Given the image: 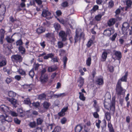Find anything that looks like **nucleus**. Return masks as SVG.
I'll return each mask as SVG.
<instances>
[{
  "instance_id": "6",
  "label": "nucleus",
  "mask_w": 132,
  "mask_h": 132,
  "mask_svg": "<svg viewBox=\"0 0 132 132\" xmlns=\"http://www.w3.org/2000/svg\"><path fill=\"white\" fill-rule=\"evenodd\" d=\"M11 58L13 61L18 63H20L22 60V59L21 55L18 54L13 55L12 56Z\"/></svg>"
},
{
  "instance_id": "55",
  "label": "nucleus",
  "mask_w": 132,
  "mask_h": 132,
  "mask_svg": "<svg viewBox=\"0 0 132 132\" xmlns=\"http://www.w3.org/2000/svg\"><path fill=\"white\" fill-rule=\"evenodd\" d=\"M101 123V121L99 119H98V122H96V126L98 129H99L100 128V124Z\"/></svg>"
},
{
  "instance_id": "5",
  "label": "nucleus",
  "mask_w": 132,
  "mask_h": 132,
  "mask_svg": "<svg viewBox=\"0 0 132 132\" xmlns=\"http://www.w3.org/2000/svg\"><path fill=\"white\" fill-rule=\"evenodd\" d=\"M115 31L114 28H108L104 30L103 34L105 36L109 37L112 34H114Z\"/></svg>"
},
{
  "instance_id": "25",
  "label": "nucleus",
  "mask_w": 132,
  "mask_h": 132,
  "mask_svg": "<svg viewBox=\"0 0 132 132\" xmlns=\"http://www.w3.org/2000/svg\"><path fill=\"white\" fill-rule=\"evenodd\" d=\"M8 94L9 97L12 98L16 96V94L12 91H10L9 92Z\"/></svg>"
},
{
  "instance_id": "54",
  "label": "nucleus",
  "mask_w": 132,
  "mask_h": 132,
  "mask_svg": "<svg viewBox=\"0 0 132 132\" xmlns=\"http://www.w3.org/2000/svg\"><path fill=\"white\" fill-rule=\"evenodd\" d=\"M67 121L66 118L65 117H63L61 119V122L62 124H63L65 123Z\"/></svg>"
},
{
  "instance_id": "50",
  "label": "nucleus",
  "mask_w": 132,
  "mask_h": 132,
  "mask_svg": "<svg viewBox=\"0 0 132 132\" xmlns=\"http://www.w3.org/2000/svg\"><path fill=\"white\" fill-rule=\"evenodd\" d=\"M35 75L34 71L32 70H31L29 72V75L31 78H33Z\"/></svg>"
},
{
  "instance_id": "56",
  "label": "nucleus",
  "mask_w": 132,
  "mask_h": 132,
  "mask_svg": "<svg viewBox=\"0 0 132 132\" xmlns=\"http://www.w3.org/2000/svg\"><path fill=\"white\" fill-rule=\"evenodd\" d=\"M66 107H65L63 108L61 110L62 111L65 113L66 111L68 110V104H67V105H66Z\"/></svg>"
},
{
  "instance_id": "58",
  "label": "nucleus",
  "mask_w": 132,
  "mask_h": 132,
  "mask_svg": "<svg viewBox=\"0 0 132 132\" xmlns=\"http://www.w3.org/2000/svg\"><path fill=\"white\" fill-rule=\"evenodd\" d=\"M58 116L60 117H62L65 114V113L61 111L58 113Z\"/></svg>"
},
{
  "instance_id": "41",
  "label": "nucleus",
  "mask_w": 132,
  "mask_h": 132,
  "mask_svg": "<svg viewBox=\"0 0 132 132\" xmlns=\"http://www.w3.org/2000/svg\"><path fill=\"white\" fill-rule=\"evenodd\" d=\"M12 121V120L11 118L7 116H6L5 122V123H6V122H11Z\"/></svg>"
},
{
  "instance_id": "15",
  "label": "nucleus",
  "mask_w": 132,
  "mask_h": 132,
  "mask_svg": "<svg viewBox=\"0 0 132 132\" xmlns=\"http://www.w3.org/2000/svg\"><path fill=\"white\" fill-rule=\"evenodd\" d=\"M96 84L99 85H103L104 84V80L103 78H98L96 80Z\"/></svg>"
},
{
  "instance_id": "18",
  "label": "nucleus",
  "mask_w": 132,
  "mask_h": 132,
  "mask_svg": "<svg viewBox=\"0 0 132 132\" xmlns=\"http://www.w3.org/2000/svg\"><path fill=\"white\" fill-rule=\"evenodd\" d=\"M79 84L78 85V86L80 88H81L83 86L84 83V79L82 77H80L79 78Z\"/></svg>"
},
{
  "instance_id": "11",
  "label": "nucleus",
  "mask_w": 132,
  "mask_h": 132,
  "mask_svg": "<svg viewBox=\"0 0 132 132\" xmlns=\"http://www.w3.org/2000/svg\"><path fill=\"white\" fill-rule=\"evenodd\" d=\"M0 109L3 113L5 114L10 110L9 107L4 105H2L0 106Z\"/></svg>"
},
{
  "instance_id": "26",
  "label": "nucleus",
  "mask_w": 132,
  "mask_h": 132,
  "mask_svg": "<svg viewBox=\"0 0 132 132\" xmlns=\"http://www.w3.org/2000/svg\"><path fill=\"white\" fill-rule=\"evenodd\" d=\"M8 101L14 105L16 104L17 103V100L15 98H9L8 99Z\"/></svg>"
},
{
  "instance_id": "61",
  "label": "nucleus",
  "mask_w": 132,
  "mask_h": 132,
  "mask_svg": "<svg viewBox=\"0 0 132 132\" xmlns=\"http://www.w3.org/2000/svg\"><path fill=\"white\" fill-rule=\"evenodd\" d=\"M45 43V42L44 41L42 42H41L40 44V46L42 47L43 48H44L46 46V44Z\"/></svg>"
},
{
  "instance_id": "31",
  "label": "nucleus",
  "mask_w": 132,
  "mask_h": 132,
  "mask_svg": "<svg viewBox=\"0 0 132 132\" xmlns=\"http://www.w3.org/2000/svg\"><path fill=\"white\" fill-rule=\"evenodd\" d=\"M93 44V41L91 39H90L88 41L86 44L87 47L89 48L92 46V44Z\"/></svg>"
},
{
  "instance_id": "24",
  "label": "nucleus",
  "mask_w": 132,
  "mask_h": 132,
  "mask_svg": "<svg viewBox=\"0 0 132 132\" xmlns=\"http://www.w3.org/2000/svg\"><path fill=\"white\" fill-rule=\"evenodd\" d=\"M43 105L44 108L47 110L48 108L50 106L51 104L49 102L45 101L43 103Z\"/></svg>"
},
{
  "instance_id": "57",
  "label": "nucleus",
  "mask_w": 132,
  "mask_h": 132,
  "mask_svg": "<svg viewBox=\"0 0 132 132\" xmlns=\"http://www.w3.org/2000/svg\"><path fill=\"white\" fill-rule=\"evenodd\" d=\"M94 117L95 118H98L99 115L97 112H94L93 113Z\"/></svg>"
},
{
  "instance_id": "21",
  "label": "nucleus",
  "mask_w": 132,
  "mask_h": 132,
  "mask_svg": "<svg viewBox=\"0 0 132 132\" xmlns=\"http://www.w3.org/2000/svg\"><path fill=\"white\" fill-rule=\"evenodd\" d=\"M68 59L66 56H64L62 59V61L63 62V67L64 69H65L66 67V64Z\"/></svg>"
},
{
  "instance_id": "63",
  "label": "nucleus",
  "mask_w": 132,
  "mask_h": 132,
  "mask_svg": "<svg viewBox=\"0 0 132 132\" xmlns=\"http://www.w3.org/2000/svg\"><path fill=\"white\" fill-rule=\"evenodd\" d=\"M56 15L58 16H59L61 15L62 13L61 11L60 10H58L56 12Z\"/></svg>"
},
{
  "instance_id": "44",
  "label": "nucleus",
  "mask_w": 132,
  "mask_h": 132,
  "mask_svg": "<svg viewBox=\"0 0 132 132\" xmlns=\"http://www.w3.org/2000/svg\"><path fill=\"white\" fill-rule=\"evenodd\" d=\"M43 121V119H41L40 118H39L37 119L36 120V121L37 125H41Z\"/></svg>"
},
{
  "instance_id": "51",
  "label": "nucleus",
  "mask_w": 132,
  "mask_h": 132,
  "mask_svg": "<svg viewBox=\"0 0 132 132\" xmlns=\"http://www.w3.org/2000/svg\"><path fill=\"white\" fill-rule=\"evenodd\" d=\"M59 35L61 37L65 36V34L64 31H61L59 33Z\"/></svg>"
},
{
  "instance_id": "19",
  "label": "nucleus",
  "mask_w": 132,
  "mask_h": 132,
  "mask_svg": "<svg viewBox=\"0 0 132 132\" xmlns=\"http://www.w3.org/2000/svg\"><path fill=\"white\" fill-rule=\"evenodd\" d=\"M33 85L32 84L29 85L25 84L24 86V89H28L29 92L31 91L32 90Z\"/></svg>"
},
{
  "instance_id": "12",
  "label": "nucleus",
  "mask_w": 132,
  "mask_h": 132,
  "mask_svg": "<svg viewBox=\"0 0 132 132\" xmlns=\"http://www.w3.org/2000/svg\"><path fill=\"white\" fill-rule=\"evenodd\" d=\"M116 19L112 18L109 19L107 22V24L109 27H111L117 21Z\"/></svg>"
},
{
  "instance_id": "17",
  "label": "nucleus",
  "mask_w": 132,
  "mask_h": 132,
  "mask_svg": "<svg viewBox=\"0 0 132 132\" xmlns=\"http://www.w3.org/2000/svg\"><path fill=\"white\" fill-rule=\"evenodd\" d=\"M83 128V127L80 125H77L75 128V132H80Z\"/></svg>"
},
{
  "instance_id": "16",
  "label": "nucleus",
  "mask_w": 132,
  "mask_h": 132,
  "mask_svg": "<svg viewBox=\"0 0 132 132\" xmlns=\"http://www.w3.org/2000/svg\"><path fill=\"white\" fill-rule=\"evenodd\" d=\"M45 31V29L42 26L38 28L36 30V32L38 34H39L44 32Z\"/></svg>"
},
{
  "instance_id": "38",
  "label": "nucleus",
  "mask_w": 132,
  "mask_h": 132,
  "mask_svg": "<svg viewBox=\"0 0 132 132\" xmlns=\"http://www.w3.org/2000/svg\"><path fill=\"white\" fill-rule=\"evenodd\" d=\"M118 34L117 33H115L110 38V39L112 41H114L117 36Z\"/></svg>"
},
{
  "instance_id": "2",
  "label": "nucleus",
  "mask_w": 132,
  "mask_h": 132,
  "mask_svg": "<svg viewBox=\"0 0 132 132\" xmlns=\"http://www.w3.org/2000/svg\"><path fill=\"white\" fill-rule=\"evenodd\" d=\"M79 32L76 30L75 32V35L74 36V43L79 42L80 43L81 39L84 38L85 35L83 32H81L79 35Z\"/></svg>"
},
{
  "instance_id": "46",
  "label": "nucleus",
  "mask_w": 132,
  "mask_h": 132,
  "mask_svg": "<svg viewBox=\"0 0 132 132\" xmlns=\"http://www.w3.org/2000/svg\"><path fill=\"white\" fill-rule=\"evenodd\" d=\"M63 44L61 41H59L57 43V46L59 48H61L63 47Z\"/></svg>"
},
{
  "instance_id": "45",
  "label": "nucleus",
  "mask_w": 132,
  "mask_h": 132,
  "mask_svg": "<svg viewBox=\"0 0 132 132\" xmlns=\"http://www.w3.org/2000/svg\"><path fill=\"white\" fill-rule=\"evenodd\" d=\"M6 61L5 60H2L0 62V67H1L6 65Z\"/></svg>"
},
{
  "instance_id": "14",
  "label": "nucleus",
  "mask_w": 132,
  "mask_h": 132,
  "mask_svg": "<svg viewBox=\"0 0 132 132\" xmlns=\"http://www.w3.org/2000/svg\"><path fill=\"white\" fill-rule=\"evenodd\" d=\"M104 51L102 53L101 59V61L103 62L106 61L108 55V53L106 50L104 49Z\"/></svg>"
},
{
  "instance_id": "9",
  "label": "nucleus",
  "mask_w": 132,
  "mask_h": 132,
  "mask_svg": "<svg viewBox=\"0 0 132 132\" xmlns=\"http://www.w3.org/2000/svg\"><path fill=\"white\" fill-rule=\"evenodd\" d=\"M45 37L48 41L51 42H52L54 38L53 34L51 32H48L46 34Z\"/></svg>"
},
{
  "instance_id": "10",
  "label": "nucleus",
  "mask_w": 132,
  "mask_h": 132,
  "mask_svg": "<svg viewBox=\"0 0 132 132\" xmlns=\"http://www.w3.org/2000/svg\"><path fill=\"white\" fill-rule=\"evenodd\" d=\"M113 52L114 53L113 54L117 58V59L118 60H120L122 57L121 52L120 51H117L115 50H113Z\"/></svg>"
},
{
  "instance_id": "29",
  "label": "nucleus",
  "mask_w": 132,
  "mask_h": 132,
  "mask_svg": "<svg viewBox=\"0 0 132 132\" xmlns=\"http://www.w3.org/2000/svg\"><path fill=\"white\" fill-rule=\"evenodd\" d=\"M6 117L3 115L0 116V121L2 124H4L5 122Z\"/></svg>"
},
{
  "instance_id": "35",
  "label": "nucleus",
  "mask_w": 132,
  "mask_h": 132,
  "mask_svg": "<svg viewBox=\"0 0 132 132\" xmlns=\"http://www.w3.org/2000/svg\"><path fill=\"white\" fill-rule=\"evenodd\" d=\"M55 126V125L54 123L50 124H48L47 125V128L48 129L51 130L53 129V127Z\"/></svg>"
},
{
  "instance_id": "48",
  "label": "nucleus",
  "mask_w": 132,
  "mask_h": 132,
  "mask_svg": "<svg viewBox=\"0 0 132 132\" xmlns=\"http://www.w3.org/2000/svg\"><path fill=\"white\" fill-rule=\"evenodd\" d=\"M68 3L67 1H64L61 4V6L64 7H65L68 6Z\"/></svg>"
},
{
  "instance_id": "4",
  "label": "nucleus",
  "mask_w": 132,
  "mask_h": 132,
  "mask_svg": "<svg viewBox=\"0 0 132 132\" xmlns=\"http://www.w3.org/2000/svg\"><path fill=\"white\" fill-rule=\"evenodd\" d=\"M130 27L129 24L127 22H124L121 27V30L122 34L127 35L128 33V30Z\"/></svg>"
},
{
  "instance_id": "7",
  "label": "nucleus",
  "mask_w": 132,
  "mask_h": 132,
  "mask_svg": "<svg viewBox=\"0 0 132 132\" xmlns=\"http://www.w3.org/2000/svg\"><path fill=\"white\" fill-rule=\"evenodd\" d=\"M51 15V13L48 10H44L42 13V16L46 17L48 20H50L52 18Z\"/></svg>"
},
{
  "instance_id": "3",
  "label": "nucleus",
  "mask_w": 132,
  "mask_h": 132,
  "mask_svg": "<svg viewBox=\"0 0 132 132\" xmlns=\"http://www.w3.org/2000/svg\"><path fill=\"white\" fill-rule=\"evenodd\" d=\"M46 72L45 68H44L41 71V76L40 79L42 83H45L47 82L48 80V75L46 74H44Z\"/></svg>"
},
{
  "instance_id": "40",
  "label": "nucleus",
  "mask_w": 132,
  "mask_h": 132,
  "mask_svg": "<svg viewBox=\"0 0 132 132\" xmlns=\"http://www.w3.org/2000/svg\"><path fill=\"white\" fill-rule=\"evenodd\" d=\"M6 11V7L5 6L4 7V10L2 12V13H3V14L2 15V16L1 17V18L0 19V21L1 22L3 20L4 17L5 16V13Z\"/></svg>"
},
{
  "instance_id": "60",
  "label": "nucleus",
  "mask_w": 132,
  "mask_h": 132,
  "mask_svg": "<svg viewBox=\"0 0 132 132\" xmlns=\"http://www.w3.org/2000/svg\"><path fill=\"white\" fill-rule=\"evenodd\" d=\"M121 10L120 8L118 9L115 11V13L116 15L119 14L120 13Z\"/></svg>"
},
{
  "instance_id": "49",
  "label": "nucleus",
  "mask_w": 132,
  "mask_h": 132,
  "mask_svg": "<svg viewBox=\"0 0 132 132\" xmlns=\"http://www.w3.org/2000/svg\"><path fill=\"white\" fill-rule=\"evenodd\" d=\"M32 104L33 106L36 108H38L40 105L39 102H34L32 103Z\"/></svg>"
},
{
  "instance_id": "30",
  "label": "nucleus",
  "mask_w": 132,
  "mask_h": 132,
  "mask_svg": "<svg viewBox=\"0 0 132 132\" xmlns=\"http://www.w3.org/2000/svg\"><path fill=\"white\" fill-rule=\"evenodd\" d=\"M91 58L90 57H88L86 61V64L88 66H90L91 64Z\"/></svg>"
},
{
  "instance_id": "47",
  "label": "nucleus",
  "mask_w": 132,
  "mask_h": 132,
  "mask_svg": "<svg viewBox=\"0 0 132 132\" xmlns=\"http://www.w3.org/2000/svg\"><path fill=\"white\" fill-rule=\"evenodd\" d=\"M5 31L4 29H1L0 30V37H4L5 35Z\"/></svg>"
},
{
  "instance_id": "34",
  "label": "nucleus",
  "mask_w": 132,
  "mask_h": 132,
  "mask_svg": "<svg viewBox=\"0 0 132 132\" xmlns=\"http://www.w3.org/2000/svg\"><path fill=\"white\" fill-rule=\"evenodd\" d=\"M46 97V95L44 93H42L40 94L38 96V98L41 100L44 98H45Z\"/></svg>"
},
{
  "instance_id": "28",
  "label": "nucleus",
  "mask_w": 132,
  "mask_h": 132,
  "mask_svg": "<svg viewBox=\"0 0 132 132\" xmlns=\"http://www.w3.org/2000/svg\"><path fill=\"white\" fill-rule=\"evenodd\" d=\"M12 36L11 38L9 36H7L6 37L5 39L8 43H12L14 42V40L12 38Z\"/></svg>"
},
{
  "instance_id": "59",
  "label": "nucleus",
  "mask_w": 132,
  "mask_h": 132,
  "mask_svg": "<svg viewBox=\"0 0 132 132\" xmlns=\"http://www.w3.org/2000/svg\"><path fill=\"white\" fill-rule=\"evenodd\" d=\"M12 81V79L9 78L7 77L6 79V83L7 84H9Z\"/></svg>"
},
{
  "instance_id": "37",
  "label": "nucleus",
  "mask_w": 132,
  "mask_h": 132,
  "mask_svg": "<svg viewBox=\"0 0 132 132\" xmlns=\"http://www.w3.org/2000/svg\"><path fill=\"white\" fill-rule=\"evenodd\" d=\"M29 125L31 128H34L36 126V122L35 121L30 122L29 123Z\"/></svg>"
},
{
  "instance_id": "42",
  "label": "nucleus",
  "mask_w": 132,
  "mask_h": 132,
  "mask_svg": "<svg viewBox=\"0 0 132 132\" xmlns=\"http://www.w3.org/2000/svg\"><path fill=\"white\" fill-rule=\"evenodd\" d=\"M108 7L110 8H111L113 7L114 5V3L113 2L112 0H110L108 3Z\"/></svg>"
},
{
  "instance_id": "22",
  "label": "nucleus",
  "mask_w": 132,
  "mask_h": 132,
  "mask_svg": "<svg viewBox=\"0 0 132 132\" xmlns=\"http://www.w3.org/2000/svg\"><path fill=\"white\" fill-rule=\"evenodd\" d=\"M57 68L56 66L53 67V66L49 67L48 68L47 71L48 72H51L56 70Z\"/></svg>"
},
{
  "instance_id": "64",
  "label": "nucleus",
  "mask_w": 132,
  "mask_h": 132,
  "mask_svg": "<svg viewBox=\"0 0 132 132\" xmlns=\"http://www.w3.org/2000/svg\"><path fill=\"white\" fill-rule=\"evenodd\" d=\"M11 115L13 117H16L18 115L14 111L11 112Z\"/></svg>"
},
{
  "instance_id": "33",
  "label": "nucleus",
  "mask_w": 132,
  "mask_h": 132,
  "mask_svg": "<svg viewBox=\"0 0 132 132\" xmlns=\"http://www.w3.org/2000/svg\"><path fill=\"white\" fill-rule=\"evenodd\" d=\"M18 72L21 75L25 76L26 73L25 71L22 69H20L18 71Z\"/></svg>"
},
{
  "instance_id": "62",
  "label": "nucleus",
  "mask_w": 132,
  "mask_h": 132,
  "mask_svg": "<svg viewBox=\"0 0 132 132\" xmlns=\"http://www.w3.org/2000/svg\"><path fill=\"white\" fill-rule=\"evenodd\" d=\"M14 121L15 123L18 124H20L21 122V121L17 118L15 119Z\"/></svg>"
},
{
  "instance_id": "43",
  "label": "nucleus",
  "mask_w": 132,
  "mask_h": 132,
  "mask_svg": "<svg viewBox=\"0 0 132 132\" xmlns=\"http://www.w3.org/2000/svg\"><path fill=\"white\" fill-rule=\"evenodd\" d=\"M24 104L28 105H30L31 102L29 98H26L24 101Z\"/></svg>"
},
{
  "instance_id": "53",
  "label": "nucleus",
  "mask_w": 132,
  "mask_h": 132,
  "mask_svg": "<svg viewBox=\"0 0 132 132\" xmlns=\"http://www.w3.org/2000/svg\"><path fill=\"white\" fill-rule=\"evenodd\" d=\"M99 7L97 5H95L94 6L91 11L93 10L94 11H95L98 9Z\"/></svg>"
},
{
  "instance_id": "8",
  "label": "nucleus",
  "mask_w": 132,
  "mask_h": 132,
  "mask_svg": "<svg viewBox=\"0 0 132 132\" xmlns=\"http://www.w3.org/2000/svg\"><path fill=\"white\" fill-rule=\"evenodd\" d=\"M116 92L118 95H120L124 94L126 90L124 89L121 86H116Z\"/></svg>"
},
{
  "instance_id": "13",
  "label": "nucleus",
  "mask_w": 132,
  "mask_h": 132,
  "mask_svg": "<svg viewBox=\"0 0 132 132\" xmlns=\"http://www.w3.org/2000/svg\"><path fill=\"white\" fill-rule=\"evenodd\" d=\"M126 6L125 7V11H128V9H130L131 8V6L132 4V1L131 0H127L126 1Z\"/></svg>"
},
{
  "instance_id": "20",
  "label": "nucleus",
  "mask_w": 132,
  "mask_h": 132,
  "mask_svg": "<svg viewBox=\"0 0 132 132\" xmlns=\"http://www.w3.org/2000/svg\"><path fill=\"white\" fill-rule=\"evenodd\" d=\"M54 26L55 29V31L57 32L60 30L61 27L60 25L57 23H55L54 25Z\"/></svg>"
},
{
  "instance_id": "27",
  "label": "nucleus",
  "mask_w": 132,
  "mask_h": 132,
  "mask_svg": "<svg viewBox=\"0 0 132 132\" xmlns=\"http://www.w3.org/2000/svg\"><path fill=\"white\" fill-rule=\"evenodd\" d=\"M79 98L80 100L83 101H85L86 97H85L84 94L82 93L79 92Z\"/></svg>"
},
{
  "instance_id": "32",
  "label": "nucleus",
  "mask_w": 132,
  "mask_h": 132,
  "mask_svg": "<svg viewBox=\"0 0 132 132\" xmlns=\"http://www.w3.org/2000/svg\"><path fill=\"white\" fill-rule=\"evenodd\" d=\"M127 76L128 73L127 72L125 73L124 76L122 77L120 79L122 81H126Z\"/></svg>"
},
{
  "instance_id": "36",
  "label": "nucleus",
  "mask_w": 132,
  "mask_h": 132,
  "mask_svg": "<svg viewBox=\"0 0 132 132\" xmlns=\"http://www.w3.org/2000/svg\"><path fill=\"white\" fill-rule=\"evenodd\" d=\"M103 15V14H100L96 15L95 17V20L97 21H100L102 16Z\"/></svg>"
},
{
  "instance_id": "23",
  "label": "nucleus",
  "mask_w": 132,
  "mask_h": 132,
  "mask_svg": "<svg viewBox=\"0 0 132 132\" xmlns=\"http://www.w3.org/2000/svg\"><path fill=\"white\" fill-rule=\"evenodd\" d=\"M19 51L22 54H23L26 52V50L25 48L22 46H20L18 48Z\"/></svg>"
},
{
  "instance_id": "1",
  "label": "nucleus",
  "mask_w": 132,
  "mask_h": 132,
  "mask_svg": "<svg viewBox=\"0 0 132 132\" xmlns=\"http://www.w3.org/2000/svg\"><path fill=\"white\" fill-rule=\"evenodd\" d=\"M116 101L115 98H113L111 102L110 105V112L107 111L105 113V116L106 120L108 121V126L109 132H115L112 125L111 123V113L114 114L115 111Z\"/></svg>"
},
{
  "instance_id": "52",
  "label": "nucleus",
  "mask_w": 132,
  "mask_h": 132,
  "mask_svg": "<svg viewBox=\"0 0 132 132\" xmlns=\"http://www.w3.org/2000/svg\"><path fill=\"white\" fill-rule=\"evenodd\" d=\"M54 130L56 132H58L61 130V128L60 126H56L55 127Z\"/></svg>"
},
{
  "instance_id": "39",
  "label": "nucleus",
  "mask_w": 132,
  "mask_h": 132,
  "mask_svg": "<svg viewBox=\"0 0 132 132\" xmlns=\"http://www.w3.org/2000/svg\"><path fill=\"white\" fill-rule=\"evenodd\" d=\"M23 42L21 39H20L16 42V46H22L23 44Z\"/></svg>"
}]
</instances>
